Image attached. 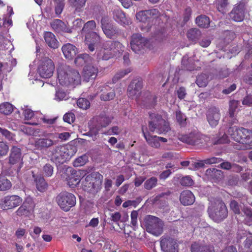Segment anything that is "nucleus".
<instances>
[{
    "mask_svg": "<svg viewBox=\"0 0 252 252\" xmlns=\"http://www.w3.org/2000/svg\"><path fill=\"white\" fill-rule=\"evenodd\" d=\"M181 184L184 186H190L193 184V180L189 176H185L182 178Z\"/></svg>",
    "mask_w": 252,
    "mask_h": 252,
    "instance_id": "4d7b16f0",
    "label": "nucleus"
},
{
    "mask_svg": "<svg viewBox=\"0 0 252 252\" xmlns=\"http://www.w3.org/2000/svg\"><path fill=\"white\" fill-rule=\"evenodd\" d=\"M191 252H215L213 247L200 243H194L191 247Z\"/></svg>",
    "mask_w": 252,
    "mask_h": 252,
    "instance_id": "c756f323",
    "label": "nucleus"
},
{
    "mask_svg": "<svg viewBox=\"0 0 252 252\" xmlns=\"http://www.w3.org/2000/svg\"><path fill=\"white\" fill-rule=\"evenodd\" d=\"M52 28L57 32H69L64 23L59 19L53 21L51 23Z\"/></svg>",
    "mask_w": 252,
    "mask_h": 252,
    "instance_id": "473e14b6",
    "label": "nucleus"
},
{
    "mask_svg": "<svg viewBox=\"0 0 252 252\" xmlns=\"http://www.w3.org/2000/svg\"><path fill=\"white\" fill-rule=\"evenodd\" d=\"M22 160L21 152L20 148L13 147L9 156V163L14 164Z\"/></svg>",
    "mask_w": 252,
    "mask_h": 252,
    "instance_id": "7c9ffc66",
    "label": "nucleus"
},
{
    "mask_svg": "<svg viewBox=\"0 0 252 252\" xmlns=\"http://www.w3.org/2000/svg\"><path fill=\"white\" fill-rule=\"evenodd\" d=\"M97 73V67L92 64H89L84 67L82 76L84 81L88 82L90 80L94 79Z\"/></svg>",
    "mask_w": 252,
    "mask_h": 252,
    "instance_id": "4be33fe9",
    "label": "nucleus"
},
{
    "mask_svg": "<svg viewBox=\"0 0 252 252\" xmlns=\"http://www.w3.org/2000/svg\"><path fill=\"white\" fill-rule=\"evenodd\" d=\"M176 118L178 122L181 124H183L186 120V117L180 111L176 112Z\"/></svg>",
    "mask_w": 252,
    "mask_h": 252,
    "instance_id": "69168bd1",
    "label": "nucleus"
},
{
    "mask_svg": "<svg viewBox=\"0 0 252 252\" xmlns=\"http://www.w3.org/2000/svg\"><path fill=\"white\" fill-rule=\"evenodd\" d=\"M131 71V69L130 68H127L124 70H121L118 72L114 76L113 78V83H115L116 81L119 80V79L124 77L125 75L130 73Z\"/></svg>",
    "mask_w": 252,
    "mask_h": 252,
    "instance_id": "c03bdc74",
    "label": "nucleus"
},
{
    "mask_svg": "<svg viewBox=\"0 0 252 252\" xmlns=\"http://www.w3.org/2000/svg\"><path fill=\"white\" fill-rule=\"evenodd\" d=\"M0 133L9 141H14V135L10 131L0 127Z\"/></svg>",
    "mask_w": 252,
    "mask_h": 252,
    "instance_id": "603ef678",
    "label": "nucleus"
},
{
    "mask_svg": "<svg viewBox=\"0 0 252 252\" xmlns=\"http://www.w3.org/2000/svg\"><path fill=\"white\" fill-rule=\"evenodd\" d=\"M53 142L47 138H40L35 141V145L37 148H47L52 146Z\"/></svg>",
    "mask_w": 252,
    "mask_h": 252,
    "instance_id": "e433bc0d",
    "label": "nucleus"
},
{
    "mask_svg": "<svg viewBox=\"0 0 252 252\" xmlns=\"http://www.w3.org/2000/svg\"><path fill=\"white\" fill-rule=\"evenodd\" d=\"M56 201L60 207L66 212L76 204L75 196L67 192L60 193L56 197Z\"/></svg>",
    "mask_w": 252,
    "mask_h": 252,
    "instance_id": "1a4fd4ad",
    "label": "nucleus"
},
{
    "mask_svg": "<svg viewBox=\"0 0 252 252\" xmlns=\"http://www.w3.org/2000/svg\"><path fill=\"white\" fill-rule=\"evenodd\" d=\"M146 39L139 33L133 34L131 36L130 45L131 49L135 53H138L145 45Z\"/></svg>",
    "mask_w": 252,
    "mask_h": 252,
    "instance_id": "412c9836",
    "label": "nucleus"
},
{
    "mask_svg": "<svg viewBox=\"0 0 252 252\" xmlns=\"http://www.w3.org/2000/svg\"><path fill=\"white\" fill-rule=\"evenodd\" d=\"M160 15V13L156 9L140 11L136 14V20L145 26H141V30L143 32H148L151 27L152 24L155 19Z\"/></svg>",
    "mask_w": 252,
    "mask_h": 252,
    "instance_id": "39448f33",
    "label": "nucleus"
},
{
    "mask_svg": "<svg viewBox=\"0 0 252 252\" xmlns=\"http://www.w3.org/2000/svg\"><path fill=\"white\" fill-rule=\"evenodd\" d=\"M90 60V58L88 54H83L79 55L75 59V63L77 65H82Z\"/></svg>",
    "mask_w": 252,
    "mask_h": 252,
    "instance_id": "ea45409f",
    "label": "nucleus"
},
{
    "mask_svg": "<svg viewBox=\"0 0 252 252\" xmlns=\"http://www.w3.org/2000/svg\"><path fill=\"white\" fill-rule=\"evenodd\" d=\"M143 135L147 143L152 147L158 148L160 147V142H166L167 139L165 138L152 135L144 126L142 127Z\"/></svg>",
    "mask_w": 252,
    "mask_h": 252,
    "instance_id": "f3484780",
    "label": "nucleus"
},
{
    "mask_svg": "<svg viewBox=\"0 0 252 252\" xmlns=\"http://www.w3.org/2000/svg\"><path fill=\"white\" fill-rule=\"evenodd\" d=\"M54 69V63L51 59L45 58L39 62L38 72L41 77H51L53 74Z\"/></svg>",
    "mask_w": 252,
    "mask_h": 252,
    "instance_id": "f8f14e48",
    "label": "nucleus"
},
{
    "mask_svg": "<svg viewBox=\"0 0 252 252\" xmlns=\"http://www.w3.org/2000/svg\"><path fill=\"white\" fill-rule=\"evenodd\" d=\"M88 161V157L84 155L76 158L74 162L73 165L76 167L84 165Z\"/></svg>",
    "mask_w": 252,
    "mask_h": 252,
    "instance_id": "37998d69",
    "label": "nucleus"
},
{
    "mask_svg": "<svg viewBox=\"0 0 252 252\" xmlns=\"http://www.w3.org/2000/svg\"><path fill=\"white\" fill-rule=\"evenodd\" d=\"M238 102L236 100H232L229 103V113L230 117L233 118L237 111Z\"/></svg>",
    "mask_w": 252,
    "mask_h": 252,
    "instance_id": "de8ad7c7",
    "label": "nucleus"
},
{
    "mask_svg": "<svg viewBox=\"0 0 252 252\" xmlns=\"http://www.w3.org/2000/svg\"><path fill=\"white\" fill-rule=\"evenodd\" d=\"M107 19L106 18H103L101 19V27L104 33L108 38H112L118 32L117 30L112 26L106 23Z\"/></svg>",
    "mask_w": 252,
    "mask_h": 252,
    "instance_id": "b1692460",
    "label": "nucleus"
},
{
    "mask_svg": "<svg viewBox=\"0 0 252 252\" xmlns=\"http://www.w3.org/2000/svg\"><path fill=\"white\" fill-rule=\"evenodd\" d=\"M81 75L75 69L66 65H62L57 68V82L60 85L73 88L81 84Z\"/></svg>",
    "mask_w": 252,
    "mask_h": 252,
    "instance_id": "f257e3e1",
    "label": "nucleus"
},
{
    "mask_svg": "<svg viewBox=\"0 0 252 252\" xmlns=\"http://www.w3.org/2000/svg\"><path fill=\"white\" fill-rule=\"evenodd\" d=\"M67 177L66 178L68 185L71 188L76 186L84 175L83 171H76L71 168L67 169Z\"/></svg>",
    "mask_w": 252,
    "mask_h": 252,
    "instance_id": "dca6fc26",
    "label": "nucleus"
},
{
    "mask_svg": "<svg viewBox=\"0 0 252 252\" xmlns=\"http://www.w3.org/2000/svg\"><path fill=\"white\" fill-rule=\"evenodd\" d=\"M14 110V106L11 103L5 102L0 104V113L5 115L10 114Z\"/></svg>",
    "mask_w": 252,
    "mask_h": 252,
    "instance_id": "c9c22d12",
    "label": "nucleus"
},
{
    "mask_svg": "<svg viewBox=\"0 0 252 252\" xmlns=\"http://www.w3.org/2000/svg\"><path fill=\"white\" fill-rule=\"evenodd\" d=\"M36 187L38 190L40 192L45 191L47 188V184L43 177L39 176L35 179Z\"/></svg>",
    "mask_w": 252,
    "mask_h": 252,
    "instance_id": "4c0bfd02",
    "label": "nucleus"
},
{
    "mask_svg": "<svg viewBox=\"0 0 252 252\" xmlns=\"http://www.w3.org/2000/svg\"><path fill=\"white\" fill-rule=\"evenodd\" d=\"M196 82L199 87L206 86L207 83V75L206 74L199 75L196 79Z\"/></svg>",
    "mask_w": 252,
    "mask_h": 252,
    "instance_id": "09e8293b",
    "label": "nucleus"
},
{
    "mask_svg": "<svg viewBox=\"0 0 252 252\" xmlns=\"http://www.w3.org/2000/svg\"><path fill=\"white\" fill-rule=\"evenodd\" d=\"M221 172L220 170L216 169L215 168H210L206 170V174L207 175L210 176L211 178H217L218 175H220Z\"/></svg>",
    "mask_w": 252,
    "mask_h": 252,
    "instance_id": "3c124183",
    "label": "nucleus"
},
{
    "mask_svg": "<svg viewBox=\"0 0 252 252\" xmlns=\"http://www.w3.org/2000/svg\"><path fill=\"white\" fill-rule=\"evenodd\" d=\"M44 38L46 44L51 48L57 49L59 46V42L55 35L51 32H46L44 33Z\"/></svg>",
    "mask_w": 252,
    "mask_h": 252,
    "instance_id": "bb28decb",
    "label": "nucleus"
},
{
    "mask_svg": "<svg viewBox=\"0 0 252 252\" xmlns=\"http://www.w3.org/2000/svg\"><path fill=\"white\" fill-rule=\"evenodd\" d=\"M62 51L64 57L69 60L73 58L77 53V49L73 45L67 43L62 47Z\"/></svg>",
    "mask_w": 252,
    "mask_h": 252,
    "instance_id": "c85d7f7f",
    "label": "nucleus"
},
{
    "mask_svg": "<svg viewBox=\"0 0 252 252\" xmlns=\"http://www.w3.org/2000/svg\"><path fill=\"white\" fill-rule=\"evenodd\" d=\"M179 139L184 143L192 145H198L200 143L203 142L201 135L197 132L181 135L179 137Z\"/></svg>",
    "mask_w": 252,
    "mask_h": 252,
    "instance_id": "aec40b11",
    "label": "nucleus"
},
{
    "mask_svg": "<svg viewBox=\"0 0 252 252\" xmlns=\"http://www.w3.org/2000/svg\"><path fill=\"white\" fill-rule=\"evenodd\" d=\"M220 118V114L218 108L213 107L209 109L207 114V119L212 127H215L218 125Z\"/></svg>",
    "mask_w": 252,
    "mask_h": 252,
    "instance_id": "5701e85b",
    "label": "nucleus"
},
{
    "mask_svg": "<svg viewBox=\"0 0 252 252\" xmlns=\"http://www.w3.org/2000/svg\"><path fill=\"white\" fill-rule=\"evenodd\" d=\"M26 235V230L23 228H18L15 231V235L17 239H20Z\"/></svg>",
    "mask_w": 252,
    "mask_h": 252,
    "instance_id": "bf43d9fd",
    "label": "nucleus"
},
{
    "mask_svg": "<svg viewBox=\"0 0 252 252\" xmlns=\"http://www.w3.org/2000/svg\"><path fill=\"white\" fill-rule=\"evenodd\" d=\"M113 18L116 22L123 25H128L131 23L129 18L126 17L125 13L120 9L114 11Z\"/></svg>",
    "mask_w": 252,
    "mask_h": 252,
    "instance_id": "393cba45",
    "label": "nucleus"
},
{
    "mask_svg": "<svg viewBox=\"0 0 252 252\" xmlns=\"http://www.w3.org/2000/svg\"><path fill=\"white\" fill-rule=\"evenodd\" d=\"M160 247L163 252H178L176 241L170 238L162 237L160 241Z\"/></svg>",
    "mask_w": 252,
    "mask_h": 252,
    "instance_id": "6ab92c4d",
    "label": "nucleus"
},
{
    "mask_svg": "<svg viewBox=\"0 0 252 252\" xmlns=\"http://www.w3.org/2000/svg\"><path fill=\"white\" fill-rule=\"evenodd\" d=\"M34 207L35 204L32 198L28 196L16 211V215L21 217H30L33 213Z\"/></svg>",
    "mask_w": 252,
    "mask_h": 252,
    "instance_id": "4468645a",
    "label": "nucleus"
},
{
    "mask_svg": "<svg viewBox=\"0 0 252 252\" xmlns=\"http://www.w3.org/2000/svg\"><path fill=\"white\" fill-rule=\"evenodd\" d=\"M55 12L57 15H60L64 7L63 2H55Z\"/></svg>",
    "mask_w": 252,
    "mask_h": 252,
    "instance_id": "052dcab7",
    "label": "nucleus"
},
{
    "mask_svg": "<svg viewBox=\"0 0 252 252\" xmlns=\"http://www.w3.org/2000/svg\"><path fill=\"white\" fill-rule=\"evenodd\" d=\"M195 23L198 26L207 28L209 27L210 23L209 18L205 15H200L198 16L195 19Z\"/></svg>",
    "mask_w": 252,
    "mask_h": 252,
    "instance_id": "f704fd0d",
    "label": "nucleus"
},
{
    "mask_svg": "<svg viewBox=\"0 0 252 252\" xmlns=\"http://www.w3.org/2000/svg\"><path fill=\"white\" fill-rule=\"evenodd\" d=\"M99 129L98 128L90 127V131L88 133V135H91L93 137V140L96 139V135L98 134Z\"/></svg>",
    "mask_w": 252,
    "mask_h": 252,
    "instance_id": "338daca9",
    "label": "nucleus"
},
{
    "mask_svg": "<svg viewBox=\"0 0 252 252\" xmlns=\"http://www.w3.org/2000/svg\"><path fill=\"white\" fill-rule=\"evenodd\" d=\"M180 200L184 205H189L194 202L195 197L190 191L186 190L181 193Z\"/></svg>",
    "mask_w": 252,
    "mask_h": 252,
    "instance_id": "a878e982",
    "label": "nucleus"
},
{
    "mask_svg": "<svg viewBox=\"0 0 252 252\" xmlns=\"http://www.w3.org/2000/svg\"><path fill=\"white\" fill-rule=\"evenodd\" d=\"M77 106L81 109H87L90 107V102L85 98H79L77 102Z\"/></svg>",
    "mask_w": 252,
    "mask_h": 252,
    "instance_id": "a18cd8bd",
    "label": "nucleus"
},
{
    "mask_svg": "<svg viewBox=\"0 0 252 252\" xmlns=\"http://www.w3.org/2000/svg\"><path fill=\"white\" fill-rule=\"evenodd\" d=\"M231 210L235 214L239 215L240 210L239 206L237 202L235 201H231L230 204ZM245 214V216L239 215L237 217V219L240 221H244L245 223L249 225H252V212L250 208H246L243 210Z\"/></svg>",
    "mask_w": 252,
    "mask_h": 252,
    "instance_id": "ddd939ff",
    "label": "nucleus"
},
{
    "mask_svg": "<svg viewBox=\"0 0 252 252\" xmlns=\"http://www.w3.org/2000/svg\"><path fill=\"white\" fill-rule=\"evenodd\" d=\"M245 3L244 1L236 4L230 13V18L235 22H241L244 18Z\"/></svg>",
    "mask_w": 252,
    "mask_h": 252,
    "instance_id": "a211bd4d",
    "label": "nucleus"
},
{
    "mask_svg": "<svg viewBox=\"0 0 252 252\" xmlns=\"http://www.w3.org/2000/svg\"><path fill=\"white\" fill-rule=\"evenodd\" d=\"M72 5L76 9H80L84 6L86 0H69Z\"/></svg>",
    "mask_w": 252,
    "mask_h": 252,
    "instance_id": "5fc2aeb1",
    "label": "nucleus"
},
{
    "mask_svg": "<svg viewBox=\"0 0 252 252\" xmlns=\"http://www.w3.org/2000/svg\"><path fill=\"white\" fill-rule=\"evenodd\" d=\"M201 35V32L197 28H192L189 29L187 33V36L189 40L195 43Z\"/></svg>",
    "mask_w": 252,
    "mask_h": 252,
    "instance_id": "72a5a7b5",
    "label": "nucleus"
},
{
    "mask_svg": "<svg viewBox=\"0 0 252 252\" xmlns=\"http://www.w3.org/2000/svg\"><path fill=\"white\" fill-rule=\"evenodd\" d=\"M8 146L4 142H0V156H3L5 155L8 151Z\"/></svg>",
    "mask_w": 252,
    "mask_h": 252,
    "instance_id": "680f3d73",
    "label": "nucleus"
},
{
    "mask_svg": "<svg viewBox=\"0 0 252 252\" xmlns=\"http://www.w3.org/2000/svg\"><path fill=\"white\" fill-rule=\"evenodd\" d=\"M138 213L136 211H133L131 213V223L133 226H136L137 224Z\"/></svg>",
    "mask_w": 252,
    "mask_h": 252,
    "instance_id": "0e129e2a",
    "label": "nucleus"
},
{
    "mask_svg": "<svg viewBox=\"0 0 252 252\" xmlns=\"http://www.w3.org/2000/svg\"><path fill=\"white\" fill-rule=\"evenodd\" d=\"M95 27V22L91 20L87 22L82 29V32L86 34L85 42L91 51H94V45L100 40L99 35L96 32H92Z\"/></svg>",
    "mask_w": 252,
    "mask_h": 252,
    "instance_id": "423d86ee",
    "label": "nucleus"
},
{
    "mask_svg": "<svg viewBox=\"0 0 252 252\" xmlns=\"http://www.w3.org/2000/svg\"><path fill=\"white\" fill-rule=\"evenodd\" d=\"M151 121L149 127L151 131H156L158 134L166 133L170 130L168 122L162 119L160 115L156 113L150 114Z\"/></svg>",
    "mask_w": 252,
    "mask_h": 252,
    "instance_id": "0eeeda50",
    "label": "nucleus"
},
{
    "mask_svg": "<svg viewBox=\"0 0 252 252\" xmlns=\"http://www.w3.org/2000/svg\"><path fill=\"white\" fill-rule=\"evenodd\" d=\"M92 177L97 179V180H96L95 182H93L92 183V185L94 188H95V186L99 187L102 183L103 176L98 173H94L92 174L91 176L90 175L87 176V177H86V179L88 181Z\"/></svg>",
    "mask_w": 252,
    "mask_h": 252,
    "instance_id": "a19ab883",
    "label": "nucleus"
},
{
    "mask_svg": "<svg viewBox=\"0 0 252 252\" xmlns=\"http://www.w3.org/2000/svg\"><path fill=\"white\" fill-rule=\"evenodd\" d=\"M112 88V87L108 85H105L100 88V91L102 92V94L100 95V98L102 100L108 101L114 97L115 94L114 90Z\"/></svg>",
    "mask_w": 252,
    "mask_h": 252,
    "instance_id": "cd10ccee",
    "label": "nucleus"
},
{
    "mask_svg": "<svg viewBox=\"0 0 252 252\" xmlns=\"http://www.w3.org/2000/svg\"><path fill=\"white\" fill-rule=\"evenodd\" d=\"M140 90L141 85L140 83L135 84L134 82H132L128 87V95L132 98L136 97L140 94Z\"/></svg>",
    "mask_w": 252,
    "mask_h": 252,
    "instance_id": "2f4dec72",
    "label": "nucleus"
},
{
    "mask_svg": "<svg viewBox=\"0 0 252 252\" xmlns=\"http://www.w3.org/2000/svg\"><path fill=\"white\" fill-rule=\"evenodd\" d=\"M146 230L149 233L155 235H160L163 231V222L158 218L149 216L146 218Z\"/></svg>",
    "mask_w": 252,
    "mask_h": 252,
    "instance_id": "9d476101",
    "label": "nucleus"
},
{
    "mask_svg": "<svg viewBox=\"0 0 252 252\" xmlns=\"http://www.w3.org/2000/svg\"><path fill=\"white\" fill-rule=\"evenodd\" d=\"M11 183L9 180L3 176L0 175V191L8 190L11 187Z\"/></svg>",
    "mask_w": 252,
    "mask_h": 252,
    "instance_id": "58836bf2",
    "label": "nucleus"
},
{
    "mask_svg": "<svg viewBox=\"0 0 252 252\" xmlns=\"http://www.w3.org/2000/svg\"><path fill=\"white\" fill-rule=\"evenodd\" d=\"M210 218L214 221L219 222L227 216L228 212L225 205L220 200L215 202L211 201L208 209Z\"/></svg>",
    "mask_w": 252,
    "mask_h": 252,
    "instance_id": "20e7f679",
    "label": "nucleus"
},
{
    "mask_svg": "<svg viewBox=\"0 0 252 252\" xmlns=\"http://www.w3.org/2000/svg\"><path fill=\"white\" fill-rule=\"evenodd\" d=\"M124 48L120 42L107 41L102 47L96 48V56L98 60H108L117 53L120 54Z\"/></svg>",
    "mask_w": 252,
    "mask_h": 252,
    "instance_id": "7ed1b4c3",
    "label": "nucleus"
},
{
    "mask_svg": "<svg viewBox=\"0 0 252 252\" xmlns=\"http://www.w3.org/2000/svg\"><path fill=\"white\" fill-rule=\"evenodd\" d=\"M21 110L26 121L31 120V122H26V124L31 125H37L42 120L46 122L43 118L42 114L38 111H33L31 107L28 105L21 106Z\"/></svg>",
    "mask_w": 252,
    "mask_h": 252,
    "instance_id": "9b49d317",
    "label": "nucleus"
},
{
    "mask_svg": "<svg viewBox=\"0 0 252 252\" xmlns=\"http://www.w3.org/2000/svg\"><path fill=\"white\" fill-rule=\"evenodd\" d=\"M22 131L28 135H36V131L30 126H23Z\"/></svg>",
    "mask_w": 252,
    "mask_h": 252,
    "instance_id": "e2e57ef3",
    "label": "nucleus"
},
{
    "mask_svg": "<svg viewBox=\"0 0 252 252\" xmlns=\"http://www.w3.org/2000/svg\"><path fill=\"white\" fill-rule=\"evenodd\" d=\"M157 183V179L155 177H152L147 180L145 184V188L147 189H150L153 187H155Z\"/></svg>",
    "mask_w": 252,
    "mask_h": 252,
    "instance_id": "8fccbe9b",
    "label": "nucleus"
},
{
    "mask_svg": "<svg viewBox=\"0 0 252 252\" xmlns=\"http://www.w3.org/2000/svg\"><path fill=\"white\" fill-rule=\"evenodd\" d=\"M63 119L64 122L71 124L74 122L75 116L72 113H67L63 116Z\"/></svg>",
    "mask_w": 252,
    "mask_h": 252,
    "instance_id": "13d9d810",
    "label": "nucleus"
},
{
    "mask_svg": "<svg viewBox=\"0 0 252 252\" xmlns=\"http://www.w3.org/2000/svg\"><path fill=\"white\" fill-rule=\"evenodd\" d=\"M69 98L68 93L61 89L56 91L54 99L57 101L66 100Z\"/></svg>",
    "mask_w": 252,
    "mask_h": 252,
    "instance_id": "79ce46f5",
    "label": "nucleus"
},
{
    "mask_svg": "<svg viewBox=\"0 0 252 252\" xmlns=\"http://www.w3.org/2000/svg\"><path fill=\"white\" fill-rule=\"evenodd\" d=\"M75 152L71 146L57 147L51 156V159L57 163H63L74 155Z\"/></svg>",
    "mask_w": 252,
    "mask_h": 252,
    "instance_id": "6e6552de",
    "label": "nucleus"
},
{
    "mask_svg": "<svg viewBox=\"0 0 252 252\" xmlns=\"http://www.w3.org/2000/svg\"><path fill=\"white\" fill-rule=\"evenodd\" d=\"M228 134L240 145H236L238 150H246L252 148V130L237 126L230 127Z\"/></svg>",
    "mask_w": 252,
    "mask_h": 252,
    "instance_id": "f03ea898",
    "label": "nucleus"
},
{
    "mask_svg": "<svg viewBox=\"0 0 252 252\" xmlns=\"http://www.w3.org/2000/svg\"><path fill=\"white\" fill-rule=\"evenodd\" d=\"M29 79L30 80H32V84L37 83L38 85L41 86L42 87L44 85L40 80L38 79V77L36 74H35L34 73L30 72L29 74Z\"/></svg>",
    "mask_w": 252,
    "mask_h": 252,
    "instance_id": "864d4df0",
    "label": "nucleus"
},
{
    "mask_svg": "<svg viewBox=\"0 0 252 252\" xmlns=\"http://www.w3.org/2000/svg\"><path fill=\"white\" fill-rule=\"evenodd\" d=\"M22 202V199L17 195H7L0 199V208L7 210L15 208Z\"/></svg>",
    "mask_w": 252,
    "mask_h": 252,
    "instance_id": "2eb2a0df",
    "label": "nucleus"
},
{
    "mask_svg": "<svg viewBox=\"0 0 252 252\" xmlns=\"http://www.w3.org/2000/svg\"><path fill=\"white\" fill-rule=\"evenodd\" d=\"M243 104L248 106L252 105V94L248 95L244 98Z\"/></svg>",
    "mask_w": 252,
    "mask_h": 252,
    "instance_id": "774afa93",
    "label": "nucleus"
},
{
    "mask_svg": "<svg viewBox=\"0 0 252 252\" xmlns=\"http://www.w3.org/2000/svg\"><path fill=\"white\" fill-rule=\"evenodd\" d=\"M43 173L46 176H51L53 173V167L51 165L46 164L43 167Z\"/></svg>",
    "mask_w": 252,
    "mask_h": 252,
    "instance_id": "6e6d98bb",
    "label": "nucleus"
},
{
    "mask_svg": "<svg viewBox=\"0 0 252 252\" xmlns=\"http://www.w3.org/2000/svg\"><path fill=\"white\" fill-rule=\"evenodd\" d=\"M227 4V0H217L216 1L217 9L221 13L225 12Z\"/></svg>",
    "mask_w": 252,
    "mask_h": 252,
    "instance_id": "49530a36",
    "label": "nucleus"
}]
</instances>
